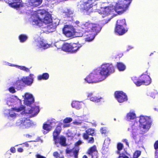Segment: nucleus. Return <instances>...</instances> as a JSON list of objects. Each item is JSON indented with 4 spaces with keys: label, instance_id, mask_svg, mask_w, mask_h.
I'll use <instances>...</instances> for the list:
<instances>
[{
    "label": "nucleus",
    "instance_id": "nucleus-1",
    "mask_svg": "<svg viewBox=\"0 0 158 158\" xmlns=\"http://www.w3.org/2000/svg\"><path fill=\"white\" fill-rule=\"evenodd\" d=\"M101 29L98 24L88 21L81 25L79 31L82 35L86 36L85 40L90 41L94 39L95 33L98 32Z\"/></svg>",
    "mask_w": 158,
    "mask_h": 158
},
{
    "label": "nucleus",
    "instance_id": "nucleus-2",
    "mask_svg": "<svg viewBox=\"0 0 158 158\" xmlns=\"http://www.w3.org/2000/svg\"><path fill=\"white\" fill-rule=\"evenodd\" d=\"M132 80L136 86H139L142 85H148L151 83V79L150 76L147 74H142L139 77H134Z\"/></svg>",
    "mask_w": 158,
    "mask_h": 158
},
{
    "label": "nucleus",
    "instance_id": "nucleus-3",
    "mask_svg": "<svg viewBox=\"0 0 158 158\" xmlns=\"http://www.w3.org/2000/svg\"><path fill=\"white\" fill-rule=\"evenodd\" d=\"M98 70L104 80L110 74L114 72L115 68L111 64H102L101 66L100 69Z\"/></svg>",
    "mask_w": 158,
    "mask_h": 158
},
{
    "label": "nucleus",
    "instance_id": "nucleus-4",
    "mask_svg": "<svg viewBox=\"0 0 158 158\" xmlns=\"http://www.w3.org/2000/svg\"><path fill=\"white\" fill-rule=\"evenodd\" d=\"M94 0H84L81 4V11L86 15H89L93 11Z\"/></svg>",
    "mask_w": 158,
    "mask_h": 158
},
{
    "label": "nucleus",
    "instance_id": "nucleus-5",
    "mask_svg": "<svg viewBox=\"0 0 158 158\" xmlns=\"http://www.w3.org/2000/svg\"><path fill=\"white\" fill-rule=\"evenodd\" d=\"M85 80L88 83H96L103 80L98 70L94 71L91 73Z\"/></svg>",
    "mask_w": 158,
    "mask_h": 158
},
{
    "label": "nucleus",
    "instance_id": "nucleus-6",
    "mask_svg": "<svg viewBox=\"0 0 158 158\" xmlns=\"http://www.w3.org/2000/svg\"><path fill=\"white\" fill-rule=\"evenodd\" d=\"M132 0H124L117 4L114 7V10L119 15L123 13L128 8Z\"/></svg>",
    "mask_w": 158,
    "mask_h": 158
},
{
    "label": "nucleus",
    "instance_id": "nucleus-7",
    "mask_svg": "<svg viewBox=\"0 0 158 158\" xmlns=\"http://www.w3.org/2000/svg\"><path fill=\"white\" fill-rule=\"evenodd\" d=\"M95 134L94 129L89 128L86 130L85 132L82 134V137L84 140H87L88 143L92 144L94 142V139L93 137L89 138V135L93 136L95 135Z\"/></svg>",
    "mask_w": 158,
    "mask_h": 158
},
{
    "label": "nucleus",
    "instance_id": "nucleus-8",
    "mask_svg": "<svg viewBox=\"0 0 158 158\" xmlns=\"http://www.w3.org/2000/svg\"><path fill=\"white\" fill-rule=\"evenodd\" d=\"M31 121L28 118H22L19 119L16 122L17 126L23 129H27L32 125Z\"/></svg>",
    "mask_w": 158,
    "mask_h": 158
},
{
    "label": "nucleus",
    "instance_id": "nucleus-9",
    "mask_svg": "<svg viewBox=\"0 0 158 158\" xmlns=\"http://www.w3.org/2000/svg\"><path fill=\"white\" fill-rule=\"evenodd\" d=\"M64 34L67 37H71L75 35V30L73 26L65 25L62 29Z\"/></svg>",
    "mask_w": 158,
    "mask_h": 158
},
{
    "label": "nucleus",
    "instance_id": "nucleus-10",
    "mask_svg": "<svg viewBox=\"0 0 158 158\" xmlns=\"http://www.w3.org/2000/svg\"><path fill=\"white\" fill-rule=\"evenodd\" d=\"M114 96L119 103H123L128 100L127 96L122 91H116L114 93Z\"/></svg>",
    "mask_w": 158,
    "mask_h": 158
},
{
    "label": "nucleus",
    "instance_id": "nucleus-11",
    "mask_svg": "<svg viewBox=\"0 0 158 158\" xmlns=\"http://www.w3.org/2000/svg\"><path fill=\"white\" fill-rule=\"evenodd\" d=\"M139 122L140 127L144 129L148 128L150 124L149 118L147 116H140Z\"/></svg>",
    "mask_w": 158,
    "mask_h": 158
},
{
    "label": "nucleus",
    "instance_id": "nucleus-12",
    "mask_svg": "<svg viewBox=\"0 0 158 158\" xmlns=\"http://www.w3.org/2000/svg\"><path fill=\"white\" fill-rule=\"evenodd\" d=\"M128 28L126 27L115 26L114 32L119 35H124L128 30Z\"/></svg>",
    "mask_w": 158,
    "mask_h": 158
},
{
    "label": "nucleus",
    "instance_id": "nucleus-13",
    "mask_svg": "<svg viewBox=\"0 0 158 158\" xmlns=\"http://www.w3.org/2000/svg\"><path fill=\"white\" fill-rule=\"evenodd\" d=\"M33 74H30L27 77H23L22 78L23 83L27 85H31L33 83L34 79L32 77Z\"/></svg>",
    "mask_w": 158,
    "mask_h": 158
},
{
    "label": "nucleus",
    "instance_id": "nucleus-14",
    "mask_svg": "<svg viewBox=\"0 0 158 158\" xmlns=\"http://www.w3.org/2000/svg\"><path fill=\"white\" fill-rule=\"evenodd\" d=\"M97 153L98 151L95 145H93L90 147L87 152V153L90 155L92 158H97Z\"/></svg>",
    "mask_w": 158,
    "mask_h": 158
},
{
    "label": "nucleus",
    "instance_id": "nucleus-15",
    "mask_svg": "<svg viewBox=\"0 0 158 158\" xmlns=\"http://www.w3.org/2000/svg\"><path fill=\"white\" fill-rule=\"evenodd\" d=\"M25 102L28 106L30 105L34 102V99L31 94H26L25 95Z\"/></svg>",
    "mask_w": 158,
    "mask_h": 158
},
{
    "label": "nucleus",
    "instance_id": "nucleus-16",
    "mask_svg": "<svg viewBox=\"0 0 158 158\" xmlns=\"http://www.w3.org/2000/svg\"><path fill=\"white\" fill-rule=\"evenodd\" d=\"M10 5L11 7L15 9L23 7V6L22 0H15V2H11Z\"/></svg>",
    "mask_w": 158,
    "mask_h": 158
},
{
    "label": "nucleus",
    "instance_id": "nucleus-17",
    "mask_svg": "<svg viewBox=\"0 0 158 158\" xmlns=\"http://www.w3.org/2000/svg\"><path fill=\"white\" fill-rule=\"evenodd\" d=\"M35 15H33L32 16L33 17L32 24L34 25L40 26V24L42 23V18L40 17L39 16H36L35 18Z\"/></svg>",
    "mask_w": 158,
    "mask_h": 158
},
{
    "label": "nucleus",
    "instance_id": "nucleus-18",
    "mask_svg": "<svg viewBox=\"0 0 158 158\" xmlns=\"http://www.w3.org/2000/svg\"><path fill=\"white\" fill-rule=\"evenodd\" d=\"M51 15L49 14H47L45 15L44 17L42 18V23H43L45 24H49L52 23V19Z\"/></svg>",
    "mask_w": 158,
    "mask_h": 158
},
{
    "label": "nucleus",
    "instance_id": "nucleus-19",
    "mask_svg": "<svg viewBox=\"0 0 158 158\" xmlns=\"http://www.w3.org/2000/svg\"><path fill=\"white\" fill-rule=\"evenodd\" d=\"M28 4L31 6L36 7L42 3V0H28Z\"/></svg>",
    "mask_w": 158,
    "mask_h": 158
},
{
    "label": "nucleus",
    "instance_id": "nucleus-20",
    "mask_svg": "<svg viewBox=\"0 0 158 158\" xmlns=\"http://www.w3.org/2000/svg\"><path fill=\"white\" fill-rule=\"evenodd\" d=\"M82 47V45L79 43H71V52L75 53Z\"/></svg>",
    "mask_w": 158,
    "mask_h": 158
},
{
    "label": "nucleus",
    "instance_id": "nucleus-21",
    "mask_svg": "<svg viewBox=\"0 0 158 158\" xmlns=\"http://www.w3.org/2000/svg\"><path fill=\"white\" fill-rule=\"evenodd\" d=\"M51 123H50V124H48L46 123H44L43 124L42 128L44 130L43 131V132L44 134H47L51 130L52 127L51 125Z\"/></svg>",
    "mask_w": 158,
    "mask_h": 158
},
{
    "label": "nucleus",
    "instance_id": "nucleus-22",
    "mask_svg": "<svg viewBox=\"0 0 158 158\" xmlns=\"http://www.w3.org/2000/svg\"><path fill=\"white\" fill-rule=\"evenodd\" d=\"M27 111V113L29 114H37L39 112V108L38 106H35L31 108L29 110H26Z\"/></svg>",
    "mask_w": 158,
    "mask_h": 158
},
{
    "label": "nucleus",
    "instance_id": "nucleus-23",
    "mask_svg": "<svg viewBox=\"0 0 158 158\" xmlns=\"http://www.w3.org/2000/svg\"><path fill=\"white\" fill-rule=\"evenodd\" d=\"M35 45L38 48H43L46 49L48 48V45L44 43L43 41L39 40L35 42Z\"/></svg>",
    "mask_w": 158,
    "mask_h": 158
},
{
    "label": "nucleus",
    "instance_id": "nucleus-24",
    "mask_svg": "<svg viewBox=\"0 0 158 158\" xmlns=\"http://www.w3.org/2000/svg\"><path fill=\"white\" fill-rule=\"evenodd\" d=\"M62 49L65 52H71V43H64L62 47Z\"/></svg>",
    "mask_w": 158,
    "mask_h": 158
},
{
    "label": "nucleus",
    "instance_id": "nucleus-25",
    "mask_svg": "<svg viewBox=\"0 0 158 158\" xmlns=\"http://www.w3.org/2000/svg\"><path fill=\"white\" fill-rule=\"evenodd\" d=\"M62 124V123L61 122L59 123L56 126L54 131L53 132V135H59L61 131V125Z\"/></svg>",
    "mask_w": 158,
    "mask_h": 158
},
{
    "label": "nucleus",
    "instance_id": "nucleus-26",
    "mask_svg": "<svg viewBox=\"0 0 158 158\" xmlns=\"http://www.w3.org/2000/svg\"><path fill=\"white\" fill-rule=\"evenodd\" d=\"M115 26H123L126 27L127 26V24L125 19H118L117 21Z\"/></svg>",
    "mask_w": 158,
    "mask_h": 158
},
{
    "label": "nucleus",
    "instance_id": "nucleus-27",
    "mask_svg": "<svg viewBox=\"0 0 158 158\" xmlns=\"http://www.w3.org/2000/svg\"><path fill=\"white\" fill-rule=\"evenodd\" d=\"M49 75L47 73H44L42 75H39L38 77V80H47L49 78Z\"/></svg>",
    "mask_w": 158,
    "mask_h": 158
},
{
    "label": "nucleus",
    "instance_id": "nucleus-28",
    "mask_svg": "<svg viewBox=\"0 0 158 158\" xmlns=\"http://www.w3.org/2000/svg\"><path fill=\"white\" fill-rule=\"evenodd\" d=\"M111 12V10L110 9L109 7H106L104 9V10L103 11L102 15V16L103 18H104L106 16L110 14Z\"/></svg>",
    "mask_w": 158,
    "mask_h": 158
},
{
    "label": "nucleus",
    "instance_id": "nucleus-29",
    "mask_svg": "<svg viewBox=\"0 0 158 158\" xmlns=\"http://www.w3.org/2000/svg\"><path fill=\"white\" fill-rule=\"evenodd\" d=\"M117 66L119 71H123L126 69L125 65L121 62H117Z\"/></svg>",
    "mask_w": 158,
    "mask_h": 158
},
{
    "label": "nucleus",
    "instance_id": "nucleus-30",
    "mask_svg": "<svg viewBox=\"0 0 158 158\" xmlns=\"http://www.w3.org/2000/svg\"><path fill=\"white\" fill-rule=\"evenodd\" d=\"M63 13L64 14L65 16L67 17H69L70 15L73 14V12L70 9H67L64 11Z\"/></svg>",
    "mask_w": 158,
    "mask_h": 158
},
{
    "label": "nucleus",
    "instance_id": "nucleus-31",
    "mask_svg": "<svg viewBox=\"0 0 158 158\" xmlns=\"http://www.w3.org/2000/svg\"><path fill=\"white\" fill-rule=\"evenodd\" d=\"M19 39L20 42L23 43L27 40V36L26 35L22 34L19 35Z\"/></svg>",
    "mask_w": 158,
    "mask_h": 158
},
{
    "label": "nucleus",
    "instance_id": "nucleus-32",
    "mask_svg": "<svg viewBox=\"0 0 158 158\" xmlns=\"http://www.w3.org/2000/svg\"><path fill=\"white\" fill-rule=\"evenodd\" d=\"M72 106L73 107L77 109H80L81 107L80 103L78 101H73L72 103Z\"/></svg>",
    "mask_w": 158,
    "mask_h": 158
},
{
    "label": "nucleus",
    "instance_id": "nucleus-33",
    "mask_svg": "<svg viewBox=\"0 0 158 158\" xmlns=\"http://www.w3.org/2000/svg\"><path fill=\"white\" fill-rule=\"evenodd\" d=\"M102 99V98H98L95 96L94 97H91L89 98V99L91 101L96 102H100L101 100Z\"/></svg>",
    "mask_w": 158,
    "mask_h": 158
},
{
    "label": "nucleus",
    "instance_id": "nucleus-34",
    "mask_svg": "<svg viewBox=\"0 0 158 158\" xmlns=\"http://www.w3.org/2000/svg\"><path fill=\"white\" fill-rule=\"evenodd\" d=\"M127 117L129 119H134L136 117V114L134 112H130L127 114Z\"/></svg>",
    "mask_w": 158,
    "mask_h": 158
},
{
    "label": "nucleus",
    "instance_id": "nucleus-35",
    "mask_svg": "<svg viewBox=\"0 0 158 158\" xmlns=\"http://www.w3.org/2000/svg\"><path fill=\"white\" fill-rule=\"evenodd\" d=\"M66 138L64 137H60V140L59 143L60 144L64 146H65L67 145L66 143Z\"/></svg>",
    "mask_w": 158,
    "mask_h": 158
},
{
    "label": "nucleus",
    "instance_id": "nucleus-36",
    "mask_svg": "<svg viewBox=\"0 0 158 158\" xmlns=\"http://www.w3.org/2000/svg\"><path fill=\"white\" fill-rule=\"evenodd\" d=\"M47 14H48L47 11L44 9H39L38 10V14L39 15L38 16H39V15L45 16V15Z\"/></svg>",
    "mask_w": 158,
    "mask_h": 158
},
{
    "label": "nucleus",
    "instance_id": "nucleus-37",
    "mask_svg": "<svg viewBox=\"0 0 158 158\" xmlns=\"http://www.w3.org/2000/svg\"><path fill=\"white\" fill-rule=\"evenodd\" d=\"M23 83L21 79L17 81L15 84L16 85L17 88H21L22 87H23Z\"/></svg>",
    "mask_w": 158,
    "mask_h": 158
},
{
    "label": "nucleus",
    "instance_id": "nucleus-38",
    "mask_svg": "<svg viewBox=\"0 0 158 158\" xmlns=\"http://www.w3.org/2000/svg\"><path fill=\"white\" fill-rule=\"evenodd\" d=\"M123 148V144L121 143H119L117 144V148L118 150L117 151V153L118 154H120V151H121Z\"/></svg>",
    "mask_w": 158,
    "mask_h": 158
},
{
    "label": "nucleus",
    "instance_id": "nucleus-39",
    "mask_svg": "<svg viewBox=\"0 0 158 158\" xmlns=\"http://www.w3.org/2000/svg\"><path fill=\"white\" fill-rule=\"evenodd\" d=\"M25 107L23 106H20L18 108L16 107L12 108L11 110H12L15 111L17 112L23 110H24Z\"/></svg>",
    "mask_w": 158,
    "mask_h": 158
},
{
    "label": "nucleus",
    "instance_id": "nucleus-40",
    "mask_svg": "<svg viewBox=\"0 0 158 158\" xmlns=\"http://www.w3.org/2000/svg\"><path fill=\"white\" fill-rule=\"evenodd\" d=\"M59 135H53V139L56 144L59 143L60 140V137L58 136Z\"/></svg>",
    "mask_w": 158,
    "mask_h": 158
},
{
    "label": "nucleus",
    "instance_id": "nucleus-41",
    "mask_svg": "<svg viewBox=\"0 0 158 158\" xmlns=\"http://www.w3.org/2000/svg\"><path fill=\"white\" fill-rule=\"evenodd\" d=\"M141 151L139 150H136L134 153L133 158H138L141 155Z\"/></svg>",
    "mask_w": 158,
    "mask_h": 158
},
{
    "label": "nucleus",
    "instance_id": "nucleus-42",
    "mask_svg": "<svg viewBox=\"0 0 158 158\" xmlns=\"http://www.w3.org/2000/svg\"><path fill=\"white\" fill-rule=\"evenodd\" d=\"M72 121V118L70 117H67L65 118L63 122L64 123H70Z\"/></svg>",
    "mask_w": 158,
    "mask_h": 158
},
{
    "label": "nucleus",
    "instance_id": "nucleus-43",
    "mask_svg": "<svg viewBox=\"0 0 158 158\" xmlns=\"http://www.w3.org/2000/svg\"><path fill=\"white\" fill-rule=\"evenodd\" d=\"M19 68L23 70L26 72H30L29 69L24 66H19Z\"/></svg>",
    "mask_w": 158,
    "mask_h": 158
},
{
    "label": "nucleus",
    "instance_id": "nucleus-44",
    "mask_svg": "<svg viewBox=\"0 0 158 158\" xmlns=\"http://www.w3.org/2000/svg\"><path fill=\"white\" fill-rule=\"evenodd\" d=\"M79 150L78 149H75L73 152V153L74 155V158H78V155Z\"/></svg>",
    "mask_w": 158,
    "mask_h": 158
},
{
    "label": "nucleus",
    "instance_id": "nucleus-45",
    "mask_svg": "<svg viewBox=\"0 0 158 158\" xmlns=\"http://www.w3.org/2000/svg\"><path fill=\"white\" fill-rule=\"evenodd\" d=\"M9 91L12 94L15 93L16 92L15 88L13 86H11L8 89Z\"/></svg>",
    "mask_w": 158,
    "mask_h": 158
},
{
    "label": "nucleus",
    "instance_id": "nucleus-46",
    "mask_svg": "<svg viewBox=\"0 0 158 158\" xmlns=\"http://www.w3.org/2000/svg\"><path fill=\"white\" fill-rule=\"evenodd\" d=\"M119 155L118 158H129V157L126 155L124 154H118Z\"/></svg>",
    "mask_w": 158,
    "mask_h": 158
},
{
    "label": "nucleus",
    "instance_id": "nucleus-47",
    "mask_svg": "<svg viewBox=\"0 0 158 158\" xmlns=\"http://www.w3.org/2000/svg\"><path fill=\"white\" fill-rule=\"evenodd\" d=\"M154 149L156 150H157L158 149V140L155 141L154 144Z\"/></svg>",
    "mask_w": 158,
    "mask_h": 158
},
{
    "label": "nucleus",
    "instance_id": "nucleus-48",
    "mask_svg": "<svg viewBox=\"0 0 158 158\" xmlns=\"http://www.w3.org/2000/svg\"><path fill=\"white\" fill-rule=\"evenodd\" d=\"M53 156L55 158H57L59 156V154L57 152H55L53 153Z\"/></svg>",
    "mask_w": 158,
    "mask_h": 158
},
{
    "label": "nucleus",
    "instance_id": "nucleus-49",
    "mask_svg": "<svg viewBox=\"0 0 158 158\" xmlns=\"http://www.w3.org/2000/svg\"><path fill=\"white\" fill-rule=\"evenodd\" d=\"M82 143V142L81 140H79L75 143V146H78L81 144Z\"/></svg>",
    "mask_w": 158,
    "mask_h": 158
},
{
    "label": "nucleus",
    "instance_id": "nucleus-50",
    "mask_svg": "<svg viewBox=\"0 0 158 158\" xmlns=\"http://www.w3.org/2000/svg\"><path fill=\"white\" fill-rule=\"evenodd\" d=\"M72 149H69V148H67L65 150V152L66 154H70L72 152Z\"/></svg>",
    "mask_w": 158,
    "mask_h": 158
},
{
    "label": "nucleus",
    "instance_id": "nucleus-51",
    "mask_svg": "<svg viewBox=\"0 0 158 158\" xmlns=\"http://www.w3.org/2000/svg\"><path fill=\"white\" fill-rule=\"evenodd\" d=\"M10 151L12 153H15L16 152L15 148L14 147H11L10 148Z\"/></svg>",
    "mask_w": 158,
    "mask_h": 158
},
{
    "label": "nucleus",
    "instance_id": "nucleus-52",
    "mask_svg": "<svg viewBox=\"0 0 158 158\" xmlns=\"http://www.w3.org/2000/svg\"><path fill=\"white\" fill-rule=\"evenodd\" d=\"M35 157L36 158H46L45 157L41 156L39 154H37L35 155Z\"/></svg>",
    "mask_w": 158,
    "mask_h": 158
},
{
    "label": "nucleus",
    "instance_id": "nucleus-53",
    "mask_svg": "<svg viewBox=\"0 0 158 158\" xmlns=\"http://www.w3.org/2000/svg\"><path fill=\"white\" fill-rule=\"evenodd\" d=\"M17 151L18 152H22L23 151V149L22 148H19L17 149Z\"/></svg>",
    "mask_w": 158,
    "mask_h": 158
},
{
    "label": "nucleus",
    "instance_id": "nucleus-54",
    "mask_svg": "<svg viewBox=\"0 0 158 158\" xmlns=\"http://www.w3.org/2000/svg\"><path fill=\"white\" fill-rule=\"evenodd\" d=\"M155 158H158V152L157 150H156L155 152Z\"/></svg>",
    "mask_w": 158,
    "mask_h": 158
},
{
    "label": "nucleus",
    "instance_id": "nucleus-55",
    "mask_svg": "<svg viewBox=\"0 0 158 158\" xmlns=\"http://www.w3.org/2000/svg\"><path fill=\"white\" fill-rule=\"evenodd\" d=\"M10 117H16V114L15 113H14L13 114H10Z\"/></svg>",
    "mask_w": 158,
    "mask_h": 158
},
{
    "label": "nucleus",
    "instance_id": "nucleus-56",
    "mask_svg": "<svg viewBox=\"0 0 158 158\" xmlns=\"http://www.w3.org/2000/svg\"><path fill=\"white\" fill-rule=\"evenodd\" d=\"M11 155V154L10 153L9 154V153H6V154H5V158H9L10 157H7V156L8 155H9V156H10Z\"/></svg>",
    "mask_w": 158,
    "mask_h": 158
},
{
    "label": "nucleus",
    "instance_id": "nucleus-57",
    "mask_svg": "<svg viewBox=\"0 0 158 158\" xmlns=\"http://www.w3.org/2000/svg\"><path fill=\"white\" fill-rule=\"evenodd\" d=\"M93 95V93H89L88 94V95H87V96L89 97L90 98L91 97V96Z\"/></svg>",
    "mask_w": 158,
    "mask_h": 158
},
{
    "label": "nucleus",
    "instance_id": "nucleus-58",
    "mask_svg": "<svg viewBox=\"0 0 158 158\" xmlns=\"http://www.w3.org/2000/svg\"><path fill=\"white\" fill-rule=\"evenodd\" d=\"M70 126L69 124H65L64 125L63 127L65 128L69 127Z\"/></svg>",
    "mask_w": 158,
    "mask_h": 158
},
{
    "label": "nucleus",
    "instance_id": "nucleus-59",
    "mask_svg": "<svg viewBox=\"0 0 158 158\" xmlns=\"http://www.w3.org/2000/svg\"><path fill=\"white\" fill-rule=\"evenodd\" d=\"M53 27V26H52V24L50 25L49 26H48L47 27V28L48 29H49L50 28H52Z\"/></svg>",
    "mask_w": 158,
    "mask_h": 158
},
{
    "label": "nucleus",
    "instance_id": "nucleus-60",
    "mask_svg": "<svg viewBox=\"0 0 158 158\" xmlns=\"http://www.w3.org/2000/svg\"><path fill=\"white\" fill-rule=\"evenodd\" d=\"M24 144H25V145L26 147H29V144L27 143H25Z\"/></svg>",
    "mask_w": 158,
    "mask_h": 158
},
{
    "label": "nucleus",
    "instance_id": "nucleus-61",
    "mask_svg": "<svg viewBox=\"0 0 158 158\" xmlns=\"http://www.w3.org/2000/svg\"><path fill=\"white\" fill-rule=\"evenodd\" d=\"M125 142L126 143V145H128V146L129 143H128V142H127V139H125Z\"/></svg>",
    "mask_w": 158,
    "mask_h": 158
},
{
    "label": "nucleus",
    "instance_id": "nucleus-62",
    "mask_svg": "<svg viewBox=\"0 0 158 158\" xmlns=\"http://www.w3.org/2000/svg\"><path fill=\"white\" fill-rule=\"evenodd\" d=\"M132 137L134 139H136V136L135 135H134L133 134Z\"/></svg>",
    "mask_w": 158,
    "mask_h": 158
},
{
    "label": "nucleus",
    "instance_id": "nucleus-63",
    "mask_svg": "<svg viewBox=\"0 0 158 158\" xmlns=\"http://www.w3.org/2000/svg\"><path fill=\"white\" fill-rule=\"evenodd\" d=\"M82 158H88V157L86 155H85L83 156Z\"/></svg>",
    "mask_w": 158,
    "mask_h": 158
},
{
    "label": "nucleus",
    "instance_id": "nucleus-64",
    "mask_svg": "<svg viewBox=\"0 0 158 158\" xmlns=\"http://www.w3.org/2000/svg\"><path fill=\"white\" fill-rule=\"evenodd\" d=\"M60 158H64V157L63 156H61L60 157Z\"/></svg>",
    "mask_w": 158,
    "mask_h": 158
}]
</instances>
